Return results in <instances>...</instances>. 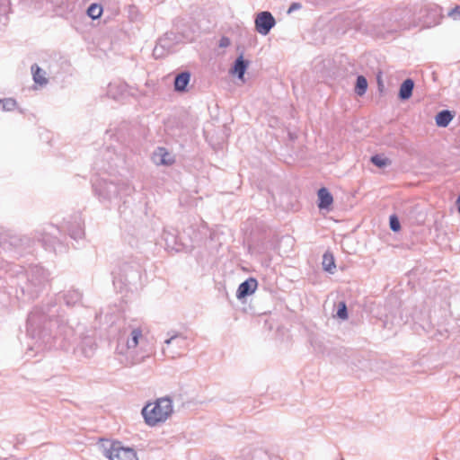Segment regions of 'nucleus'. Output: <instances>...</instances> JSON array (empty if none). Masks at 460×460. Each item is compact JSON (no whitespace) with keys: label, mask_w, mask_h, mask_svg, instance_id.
Masks as SVG:
<instances>
[{"label":"nucleus","mask_w":460,"mask_h":460,"mask_svg":"<svg viewBox=\"0 0 460 460\" xmlns=\"http://www.w3.org/2000/svg\"><path fill=\"white\" fill-rule=\"evenodd\" d=\"M58 316V307L56 303H49L44 307H36L31 311L27 319V332L32 339H37L35 342L36 349L41 347L46 334L45 324L49 322V328L52 326L53 319Z\"/></svg>","instance_id":"1"},{"label":"nucleus","mask_w":460,"mask_h":460,"mask_svg":"<svg viewBox=\"0 0 460 460\" xmlns=\"http://www.w3.org/2000/svg\"><path fill=\"white\" fill-rule=\"evenodd\" d=\"M145 341L141 328H132L127 338L118 341L115 353L118 360L126 367H130L144 361L146 356H139L137 348Z\"/></svg>","instance_id":"2"},{"label":"nucleus","mask_w":460,"mask_h":460,"mask_svg":"<svg viewBox=\"0 0 460 460\" xmlns=\"http://www.w3.org/2000/svg\"><path fill=\"white\" fill-rule=\"evenodd\" d=\"M95 195L101 202H112L122 197L130 195L134 188L127 181L117 182L113 180L96 179L93 182Z\"/></svg>","instance_id":"3"},{"label":"nucleus","mask_w":460,"mask_h":460,"mask_svg":"<svg viewBox=\"0 0 460 460\" xmlns=\"http://www.w3.org/2000/svg\"><path fill=\"white\" fill-rule=\"evenodd\" d=\"M172 412V401L168 396L161 397L153 402L146 403L141 411L145 422L150 427L165 422Z\"/></svg>","instance_id":"4"},{"label":"nucleus","mask_w":460,"mask_h":460,"mask_svg":"<svg viewBox=\"0 0 460 460\" xmlns=\"http://www.w3.org/2000/svg\"><path fill=\"white\" fill-rule=\"evenodd\" d=\"M48 280L49 273L42 267H31L27 273V284L25 288H22V291L28 292L33 296Z\"/></svg>","instance_id":"5"},{"label":"nucleus","mask_w":460,"mask_h":460,"mask_svg":"<svg viewBox=\"0 0 460 460\" xmlns=\"http://www.w3.org/2000/svg\"><path fill=\"white\" fill-rule=\"evenodd\" d=\"M104 455L110 460H138L134 449L124 447L119 442L111 444L109 448H105Z\"/></svg>","instance_id":"6"},{"label":"nucleus","mask_w":460,"mask_h":460,"mask_svg":"<svg viewBox=\"0 0 460 460\" xmlns=\"http://www.w3.org/2000/svg\"><path fill=\"white\" fill-rule=\"evenodd\" d=\"M255 29L261 35H267L270 30L275 26L276 21L273 15L268 12L263 11L257 14L255 18Z\"/></svg>","instance_id":"7"},{"label":"nucleus","mask_w":460,"mask_h":460,"mask_svg":"<svg viewBox=\"0 0 460 460\" xmlns=\"http://www.w3.org/2000/svg\"><path fill=\"white\" fill-rule=\"evenodd\" d=\"M176 40V36L172 32L165 33L164 37L160 38L158 42L156 43L153 54L155 58H162L167 53H169L174 44Z\"/></svg>","instance_id":"8"},{"label":"nucleus","mask_w":460,"mask_h":460,"mask_svg":"<svg viewBox=\"0 0 460 460\" xmlns=\"http://www.w3.org/2000/svg\"><path fill=\"white\" fill-rule=\"evenodd\" d=\"M6 236L7 241L5 242V245H3L4 249H25L29 247L31 243L29 237L18 235L11 231L6 234Z\"/></svg>","instance_id":"9"},{"label":"nucleus","mask_w":460,"mask_h":460,"mask_svg":"<svg viewBox=\"0 0 460 460\" xmlns=\"http://www.w3.org/2000/svg\"><path fill=\"white\" fill-rule=\"evenodd\" d=\"M185 339L181 337L178 334L171 336L169 339L165 340L164 345L162 349L163 354L166 357H169L171 358H174L178 356H180V352L177 350H174L170 348L171 345H175L177 348L181 349L184 346Z\"/></svg>","instance_id":"10"},{"label":"nucleus","mask_w":460,"mask_h":460,"mask_svg":"<svg viewBox=\"0 0 460 460\" xmlns=\"http://www.w3.org/2000/svg\"><path fill=\"white\" fill-rule=\"evenodd\" d=\"M257 285V280L253 278H250L242 282L237 288L236 297L242 299L252 294L256 290Z\"/></svg>","instance_id":"11"},{"label":"nucleus","mask_w":460,"mask_h":460,"mask_svg":"<svg viewBox=\"0 0 460 460\" xmlns=\"http://www.w3.org/2000/svg\"><path fill=\"white\" fill-rule=\"evenodd\" d=\"M162 241L164 243L165 249L179 251V243L175 230L164 229L162 234Z\"/></svg>","instance_id":"12"},{"label":"nucleus","mask_w":460,"mask_h":460,"mask_svg":"<svg viewBox=\"0 0 460 460\" xmlns=\"http://www.w3.org/2000/svg\"><path fill=\"white\" fill-rule=\"evenodd\" d=\"M96 349V344L92 338H85L82 341L81 344L77 347L76 351L86 358L93 356Z\"/></svg>","instance_id":"13"},{"label":"nucleus","mask_w":460,"mask_h":460,"mask_svg":"<svg viewBox=\"0 0 460 460\" xmlns=\"http://www.w3.org/2000/svg\"><path fill=\"white\" fill-rule=\"evenodd\" d=\"M67 231L71 238L75 240L82 239L84 237V226L79 217H75L74 222L68 224Z\"/></svg>","instance_id":"14"},{"label":"nucleus","mask_w":460,"mask_h":460,"mask_svg":"<svg viewBox=\"0 0 460 460\" xmlns=\"http://www.w3.org/2000/svg\"><path fill=\"white\" fill-rule=\"evenodd\" d=\"M124 239L131 247H137L144 236L140 229L129 227L125 230Z\"/></svg>","instance_id":"15"},{"label":"nucleus","mask_w":460,"mask_h":460,"mask_svg":"<svg viewBox=\"0 0 460 460\" xmlns=\"http://www.w3.org/2000/svg\"><path fill=\"white\" fill-rule=\"evenodd\" d=\"M318 196V208L320 209H328L333 202V198L331 192L324 187L319 189Z\"/></svg>","instance_id":"16"},{"label":"nucleus","mask_w":460,"mask_h":460,"mask_svg":"<svg viewBox=\"0 0 460 460\" xmlns=\"http://www.w3.org/2000/svg\"><path fill=\"white\" fill-rule=\"evenodd\" d=\"M190 74L189 72H181L175 76L174 89L177 92L186 91L187 85L190 83Z\"/></svg>","instance_id":"17"},{"label":"nucleus","mask_w":460,"mask_h":460,"mask_svg":"<svg viewBox=\"0 0 460 460\" xmlns=\"http://www.w3.org/2000/svg\"><path fill=\"white\" fill-rule=\"evenodd\" d=\"M154 160L157 164L169 165L173 163L172 155L164 147H159L154 155Z\"/></svg>","instance_id":"18"},{"label":"nucleus","mask_w":460,"mask_h":460,"mask_svg":"<svg viewBox=\"0 0 460 460\" xmlns=\"http://www.w3.org/2000/svg\"><path fill=\"white\" fill-rule=\"evenodd\" d=\"M414 87V82L411 79H406L402 82L399 90V97L402 100H408L411 94Z\"/></svg>","instance_id":"19"},{"label":"nucleus","mask_w":460,"mask_h":460,"mask_svg":"<svg viewBox=\"0 0 460 460\" xmlns=\"http://www.w3.org/2000/svg\"><path fill=\"white\" fill-rule=\"evenodd\" d=\"M248 63L243 59V56L238 57L232 68V73L237 75L239 79H243L246 71Z\"/></svg>","instance_id":"20"},{"label":"nucleus","mask_w":460,"mask_h":460,"mask_svg":"<svg viewBox=\"0 0 460 460\" xmlns=\"http://www.w3.org/2000/svg\"><path fill=\"white\" fill-rule=\"evenodd\" d=\"M453 119V115L447 110L439 111L436 116V123L438 127H447Z\"/></svg>","instance_id":"21"},{"label":"nucleus","mask_w":460,"mask_h":460,"mask_svg":"<svg viewBox=\"0 0 460 460\" xmlns=\"http://www.w3.org/2000/svg\"><path fill=\"white\" fill-rule=\"evenodd\" d=\"M31 72L36 84L40 85L47 84L48 80L45 77V72L38 65L34 64L31 66Z\"/></svg>","instance_id":"22"},{"label":"nucleus","mask_w":460,"mask_h":460,"mask_svg":"<svg viewBox=\"0 0 460 460\" xmlns=\"http://www.w3.org/2000/svg\"><path fill=\"white\" fill-rule=\"evenodd\" d=\"M82 295L78 290L71 289L64 295V300L67 305H75L81 300Z\"/></svg>","instance_id":"23"},{"label":"nucleus","mask_w":460,"mask_h":460,"mask_svg":"<svg viewBox=\"0 0 460 460\" xmlns=\"http://www.w3.org/2000/svg\"><path fill=\"white\" fill-rule=\"evenodd\" d=\"M10 10L9 0H0V29L7 23L8 12Z\"/></svg>","instance_id":"24"},{"label":"nucleus","mask_w":460,"mask_h":460,"mask_svg":"<svg viewBox=\"0 0 460 460\" xmlns=\"http://www.w3.org/2000/svg\"><path fill=\"white\" fill-rule=\"evenodd\" d=\"M367 88V81L363 75H358L356 81L355 93L362 96L365 94Z\"/></svg>","instance_id":"25"},{"label":"nucleus","mask_w":460,"mask_h":460,"mask_svg":"<svg viewBox=\"0 0 460 460\" xmlns=\"http://www.w3.org/2000/svg\"><path fill=\"white\" fill-rule=\"evenodd\" d=\"M102 6L99 4H92L87 9V14L93 20L101 17Z\"/></svg>","instance_id":"26"},{"label":"nucleus","mask_w":460,"mask_h":460,"mask_svg":"<svg viewBox=\"0 0 460 460\" xmlns=\"http://www.w3.org/2000/svg\"><path fill=\"white\" fill-rule=\"evenodd\" d=\"M16 101L13 98L0 99V110L4 111H11L16 107Z\"/></svg>","instance_id":"27"},{"label":"nucleus","mask_w":460,"mask_h":460,"mask_svg":"<svg viewBox=\"0 0 460 460\" xmlns=\"http://www.w3.org/2000/svg\"><path fill=\"white\" fill-rule=\"evenodd\" d=\"M371 162L379 168H384L390 164L389 159L379 155L371 157Z\"/></svg>","instance_id":"28"},{"label":"nucleus","mask_w":460,"mask_h":460,"mask_svg":"<svg viewBox=\"0 0 460 460\" xmlns=\"http://www.w3.org/2000/svg\"><path fill=\"white\" fill-rule=\"evenodd\" d=\"M323 268L328 272H332L335 268L334 260L332 255L324 254L323 259Z\"/></svg>","instance_id":"29"},{"label":"nucleus","mask_w":460,"mask_h":460,"mask_svg":"<svg viewBox=\"0 0 460 460\" xmlns=\"http://www.w3.org/2000/svg\"><path fill=\"white\" fill-rule=\"evenodd\" d=\"M337 316L342 320L348 318L347 306L344 302H340L338 305Z\"/></svg>","instance_id":"30"},{"label":"nucleus","mask_w":460,"mask_h":460,"mask_svg":"<svg viewBox=\"0 0 460 460\" xmlns=\"http://www.w3.org/2000/svg\"><path fill=\"white\" fill-rule=\"evenodd\" d=\"M390 228L394 231V232H397L400 230L401 228V225H400V222H399V219L397 218L396 216L393 215L390 217Z\"/></svg>","instance_id":"31"},{"label":"nucleus","mask_w":460,"mask_h":460,"mask_svg":"<svg viewBox=\"0 0 460 460\" xmlns=\"http://www.w3.org/2000/svg\"><path fill=\"white\" fill-rule=\"evenodd\" d=\"M448 16L455 21H460V5L456 6L448 12Z\"/></svg>","instance_id":"32"},{"label":"nucleus","mask_w":460,"mask_h":460,"mask_svg":"<svg viewBox=\"0 0 460 460\" xmlns=\"http://www.w3.org/2000/svg\"><path fill=\"white\" fill-rule=\"evenodd\" d=\"M9 233V230H5L3 226H0V244L5 245V242L7 241L6 234Z\"/></svg>","instance_id":"33"},{"label":"nucleus","mask_w":460,"mask_h":460,"mask_svg":"<svg viewBox=\"0 0 460 460\" xmlns=\"http://www.w3.org/2000/svg\"><path fill=\"white\" fill-rule=\"evenodd\" d=\"M117 87L115 84H110L108 88V94L112 98H117L116 94L113 93V90Z\"/></svg>","instance_id":"34"},{"label":"nucleus","mask_w":460,"mask_h":460,"mask_svg":"<svg viewBox=\"0 0 460 460\" xmlns=\"http://www.w3.org/2000/svg\"><path fill=\"white\" fill-rule=\"evenodd\" d=\"M300 7H301L300 4H298V3H293V4L290 5V7L288 8V13H291V12H293V11H295V10L299 9Z\"/></svg>","instance_id":"35"},{"label":"nucleus","mask_w":460,"mask_h":460,"mask_svg":"<svg viewBox=\"0 0 460 460\" xmlns=\"http://www.w3.org/2000/svg\"><path fill=\"white\" fill-rule=\"evenodd\" d=\"M228 44H229V40L227 38L221 39V43H220L221 47L227 46Z\"/></svg>","instance_id":"36"},{"label":"nucleus","mask_w":460,"mask_h":460,"mask_svg":"<svg viewBox=\"0 0 460 460\" xmlns=\"http://www.w3.org/2000/svg\"><path fill=\"white\" fill-rule=\"evenodd\" d=\"M456 206H457V210L460 213V195L458 196V198L456 199Z\"/></svg>","instance_id":"37"},{"label":"nucleus","mask_w":460,"mask_h":460,"mask_svg":"<svg viewBox=\"0 0 460 460\" xmlns=\"http://www.w3.org/2000/svg\"><path fill=\"white\" fill-rule=\"evenodd\" d=\"M40 241H41L45 245L47 244L48 241L46 240L45 237H42V239H40Z\"/></svg>","instance_id":"38"},{"label":"nucleus","mask_w":460,"mask_h":460,"mask_svg":"<svg viewBox=\"0 0 460 460\" xmlns=\"http://www.w3.org/2000/svg\"><path fill=\"white\" fill-rule=\"evenodd\" d=\"M256 454L262 455V452L261 451H258V452H256Z\"/></svg>","instance_id":"39"}]
</instances>
